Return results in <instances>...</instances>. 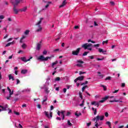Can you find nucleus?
I'll return each instance as SVG.
<instances>
[{
    "label": "nucleus",
    "mask_w": 128,
    "mask_h": 128,
    "mask_svg": "<svg viewBox=\"0 0 128 128\" xmlns=\"http://www.w3.org/2000/svg\"><path fill=\"white\" fill-rule=\"evenodd\" d=\"M104 116H97L92 119L93 122H96V120L95 122V126L96 128H98V126H101V124H102V122L98 124V120H104Z\"/></svg>",
    "instance_id": "obj_1"
},
{
    "label": "nucleus",
    "mask_w": 128,
    "mask_h": 128,
    "mask_svg": "<svg viewBox=\"0 0 128 128\" xmlns=\"http://www.w3.org/2000/svg\"><path fill=\"white\" fill-rule=\"evenodd\" d=\"M92 46V44L86 43L82 46V48L84 50H92V48H90Z\"/></svg>",
    "instance_id": "obj_2"
},
{
    "label": "nucleus",
    "mask_w": 128,
    "mask_h": 128,
    "mask_svg": "<svg viewBox=\"0 0 128 128\" xmlns=\"http://www.w3.org/2000/svg\"><path fill=\"white\" fill-rule=\"evenodd\" d=\"M42 20H44V18H40V20L36 23V26H38V28L36 30V32H42V26L40 25L42 24Z\"/></svg>",
    "instance_id": "obj_3"
},
{
    "label": "nucleus",
    "mask_w": 128,
    "mask_h": 128,
    "mask_svg": "<svg viewBox=\"0 0 128 128\" xmlns=\"http://www.w3.org/2000/svg\"><path fill=\"white\" fill-rule=\"evenodd\" d=\"M76 62H78V64H76V66H78V68H82V64H84V61L78 60H77Z\"/></svg>",
    "instance_id": "obj_4"
},
{
    "label": "nucleus",
    "mask_w": 128,
    "mask_h": 128,
    "mask_svg": "<svg viewBox=\"0 0 128 128\" xmlns=\"http://www.w3.org/2000/svg\"><path fill=\"white\" fill-rule=\"evenodd\" d=\"M114 98V96H112L110 97V96H106L105 97H104L102 98V100H100L99 102H101V103L104 102L106 101V100H108V98Z\"/></svg>",
    "instance_id": "obj_5"
},
{
    "label": "nucleus",
    "mask_w": 128,
    "mask_h": 128,
    "mask_svg": "<svg viewBox=\"0 0 128 128\" xmlns=\"http://www.w3.org/2000/svg\"><path fill=\"white\" fill-rule=\"evenodd\" d=\"M80 48H78L76 50L72 52V54L73 56H78V54H80Z\"/></svg>",
    "instance_id": "obj_6"
},
{
    "label": "nucleus",
    "mask_w": 128,
    "mask_h": 128,
    "mask_svg": "<svg viewBox=\"0 0 128 128\" xmlns=\"http://www.w3.org/2000/svg\"><path fill=\"white\" fill-rule=\"evenodd\" d=\"M8 106V104H6L4 106H0V112H2L4 110H6Z\"/></svg>",
    "instance_id": "obj_7"
},
{
    "label": "nucleus",
    "mask_w": 128,
    "mask_h": 128,
    "mask_svg": "<svg viewBox=\"0 0 128 128\" xmlns=\"http://www.w3.org/2000/svg\"><path fill=\"white\" fill-rule=\"evenodd\" d=\"M32 58V57H30L29 59L26 60V57H22L20 58V60H22V62H30V60Z\"/></svg>",
    "instance_id": "obj_8"
},
{
    "label": "nucleus",
    "mask_w": 128,
    "mask_h": 128,
    "mask_svg": "<svg viewBox=\"0 0 128 128\" xmlns=\"http://www.w3.org/2000/svg\"><path fill=\"white\" fill-rule=\"evenodd\" d=\"M22 0H15V2L12 3L14 6H16L20 2H22Z\"/></svg>",
    "instance_id": "obj_9"
},
{
    "label": "nucleus",
    "mask_w": 128,
    "mask_h": 128,
    "mask_svg": "<svg viewBox=\"0 0 128 128\" xmlns=\"http://www.w3.org/2000/svg\"><path fill=\"white\" fill-rule=\"evenodd\" d=\"M13 10L16 14H18V12H20V9L16 8V6H14Z\"/></svg>",
    "instance_id": "obj_10"
},
{
    "label": "nucleus",
    "mask_w": 128,
    "mask_h": 128,
    "mask_svg": "<svg viewBox=\"0 0 128 128\" xmlns=\"http://www.w3.org/2000/svg\"><path fill=\"white\" fill-rule=\"evenodd\" d=\"M40 88H44L46 94H48V92H50V90H48V87L46 86V85H44V87H41Z\"/></svg>",
    "instance_id": "obj_11"
},
{
    "label": "nucleus",
    "mask_w": 128,
    "mask_h": 128,
    "mask_svg": "<svg viewBox=\"0 0 128 128\" xmlns=\"http://www.w3.org/2000/svg\"><path fill=\"white\" fill-rule=\"evenodd\" d=\"M66 0H63L62 4L59 6V8H64V6L66 4Z\"/></svg>",
    "instance_id": "obj_12"
},
{
    "label": "nucleus",
    "mask_w": 128,
    "mask_h": 128,
    "mask_svg": "<svg viewBox=\"0 0 128 128\" xmlns=\"http://www.w3.org/2000/svg\"><path fill=\"white\" fill-rule=\"evenodd\" d=\"M91 104H92V106H100V103H98V102H96V101H94L92 102Z\"/></svg>",
    "instance_id": "obj_13"
},
{
    "label": "nucleus",
    "mask_w": 128,
    "mask_h": 128,
    "mask_svg": "<svg viewBox=\"0 0 128 128\" xmlns=\"http://www.w3.org/2000/svg\"><path fill=\"white\" fill-rule=\"evenodd\" d=\"M99 52H102L104 54H106V50H104L102 48H98Z\"/></svg>",
    "instance_id": "obj_14"
},
{
    "label": "nucleus",
    "mask_w": 128,
    "mask_h": 128,
    "mask_svg": "<svg viewBox=\"0 0 128 128\" xmlns=\"http://www.w3.org/2000/svg\"><path fill=\"white\" fill-rule=\"evenodd\" d=\"M27 10H28V7L25 6V7L22 8V9H20V12H26Z\"/></svg>",
    "instance_id": "obj_15"
},
{
    "label": "nucleus",
    "mask_w": 128,
    "mask_h": 128,
    "mask_svg": "<svg viewBox=\"0 0 128 128\" xmlns=\"http://www.w3.org/2000/svg\"><path fill=\"white\" fill-rule=\"evenodd\" d=\"M44 56H40L38 58V60H42V62H44Z\"/></svg>",
    "instance_id": "obj_16"
},
{
    "label": "nucleus",
    "mask_w": 128,
    "mask_h": 128,
    "mask_svg": "<svg viewBox=\"0 0 128 128\" xmlns=\"http://www.w3.org/2000/svg\"><path fill=\"white\" fill-rule=\"evenodd\" d=\"M26 38V36H24V35H22V37L21 38L20 42V44H22V42H24V38Z\"/></svg>",
    "instance_id": "obj_17"
},
{
    "label": "nucleus",
    "mask_w": 128,
    "mask_h": 128,
    "mask_svg": "<svg viewBox=\"0 0 128 128\" xmlns=\"http://www.w3.org/2000/svg\"><path fill=\"white\" fill-rule=\"evenodd\" d=\"M48 100V96H44V99L42 102V104H46V103H45V102H46V100Z\"/></svg>",
    "instance_id": "obj_18"
},
{
    "label": "nucleus",
    "mask_w": 128,
    "mask_h": 128,
    "mask_svg": "<svg viewBox=\"0 0 128 128\" xmlns=\"http://www.w3.org/2000/svg\"><path fill=\"white\" fill-rule=\"evenodd\" d=\"M64 112H66V111H64V110L62 111V112H60V113L62 114V120H64Z\"/></svg>",
    "instance_id": "obj_19"
},
{
    "label": "nucleus",
    "mask_w": 128,
    "mask_h": 128,
    "mask_svg": "<svg viewBox=\"0 0 128 128\" xmlns=\"http://www.w3.org/2000/svg\"><path fill=\"white\" fill-rule=\"evenodd\" d=\"M78 80H84V76H78V78H77Z\"/></svg>",
    "instance_id": "obj_20"
},
{
    "label": "nucleus",
    "mask_w": 128,
    "mask_h": 128,
    "mask_svg": "<svg viewBox=\"0 0 128 128\" xmlns=\"http://www.w3.org/2000/svg\"><path fill=\"white\" fill-rule=\"evenodd\" d=\"M41 46H42V44H38L36 46L37 50H40Z\"/></svg>",
    "instance_id": "obj_21"
},
{
    "label": "nucleus",
    "mask_w": 128,
    "mask_h": 128,
    "mask_svg": "<svg viewBox=\"0 0 128 128\" xmlns=\"http://www.w3.org/2000/svg\"><path fill=\"white\" fill-rule=\"evenodd\" d=\"M26 72H28V70H21V74H26Z\"/></svg>",
    "instance_id": "obj_22"
},
{
    "label": "nucleus",
    "mask_w": 128,
    "mask_h": 128,
    "mask_svg": "<svg viewBox=\"0 0 128 128\" xmlns=\"http://www.w3.org/2000/svg\"><path fill=\"white\" fill-rule=\"evenodd\" d=\"M106 124L108 126L109 128H112V123L110 122H106Z\"/></svg>",
    "instance_id": "obj_23"
},
{
    "label": "nucleus",
    "mask_w": 128,
    "mask_h": 128,
    "mask_svg": "<svg viewBox=\"0 0 128 128\" xmlns=\"http://www.w3.org/2000/svg\"><path fill=\"white\" fill-rule=\"evenodd\" d=\"M8 78L10 80H14V78L12 76V74H9Z\"/></svg>",
    "instance_id": "obj_24"
},
{
    "label": "nucleus",
    "mask_w": 128,
    "mask_h": 128,
    "mask_svg": "<svg viewBox=\"0 0 128 128\" xmlns=\"http://www.w3.org/2000/svg\"><path fill=\"white\" fill-rule=\"evenodd\" d=\"M98 76H100V78H104V74H101L100 72H98Z\"/></svg>",
    "instance_id": "obj_25"
},
{
    "label": "nucleus",
    "mask_w": 128,
    "mask_h": 128,
    "mask_svg": "<svg viewBox=\"0 0 128 128\" xmlns=\"http://www.w3.org/2000/svg\"><path fill=\"white\" fill-rule=\"evenodd\" d=\"M92 110H93V112H94V116H96V112H97L96 108H92Z\"/></svg>",
    "instance_id": "obj_26"
},
{
    "label": "nucleus",
    "mask_w": 128,
    "mask_h": 128,
    "mask_svg": "<svg viewBox=\"0 0 128 128\" xmlns=\"http://www.w3.org/2000/svg\"><path fill=\"white\" fill-rule=\"evenodd\" d=\"M58 60H56L55 62H53L52 64V68H54V66H56V64H58Z\"/></svg>",
    "instance_id": "obj_27"
},
{
    "label": "nucleus",
    "mask_w": 128,
    "mask_h": 128,
    "mask_svg": "<svg viewBox=\"0 0 128 128\" xmlns=\"http://www.w3.org/2000/svg\"><path fill=\"white\" fill-rule=\"evenodd\" d=\"M68 124L69 126H72V124L70 122V120H68Z\"/></svg>",
    "instance_id": "obj_28"
},
{
    "label": "nucleus",
    "mask_w": 128,
    "mask_h": 128,
    "mask_svg": "<svg viewBox=\"0 0 128 128\" xmlns=\"http://www.w3.org/2000/svg\"><path fill=\"white\" fill-rule=\"evenodd\" d=\"M24 34H26V36H28V34H30V31L29 30H26L24 32Z\"/></svg>",
    "instance_id": "obj_29"
},
{
    "label": "nucleus",
    "mask_w": 128,
    "mask_h": 128,
    "mask_svg": "<svg viewBox=\"0 0 128 128\" xmlns=\"http://www.w3.org/2000/svg\"><path fill=\"white\" fill-rule=\"evenodd\" d=\"M60 77H56L55 78V81L56 82H60Z\"/></svg>",
    "instance_id": "obj_30"
},
{
    "label": "nucleus",
    "mask_w": 128,
    "mask_h": 128,
    "mask_svg": "<svg viewBox=\"0 0 128 128\" xmlns=\"http://www.w3.org/2000/svg\"><path fill=\"white\" fill-rule=\"evenodd\" d=\"M22 48H26V44H23L22 46Z\"/></svg>",
    "instance_id": "obj_31"
},
{
    "label": "nucleus",
    "mask_w": 128,
    "mask_h": 128,
    "mask_svg": "<svg viewBox=\"0 0 128 128\" xmlns=\"http://www.w3.org/2000/svg\"><path fill=\"white\" fill-rule=\"evenodd\" d=\"M112 80V77L110 76H108L105 78V80Z\"/></svg>",
    "instance_id": "obj_32"
},
{
    "label": "nucleus",
    "mask_w": 128,
    "mask_h": 128,
    "mask_svg": "<svg viewBox=\"0 0 128 128\" xmlns=\"http://www.w3.org/2000/svg\"><path fill=\"white\" fill-rule=\"evenodd\" d=\"M101 86L103 88L104 90H106V86L104 85H102Z\"/></svg>",
    "instance_id": "obj_33"
},
{
    "label": "nucleus",
    "mask_w": 128,
    "mask_h": 128,
    "mask_svg": "<svg viewBox=\"0 0 128 128\" xmlns=\"http://www.w3.org/2000/svg\"><path fill=\"white\" fill-rule=\"evenodd\" d=\"M99 48L100 47V44H94L93 45V48Z\"/></svg>",
    "instance_id": "obj_34"
},
{
    "label": "nucleus",
    "mask_w": 128,
    "mask_h": 128,
    "mask_svg": "<svg viewBox=\"0 0 128 128\" xmlns=\"http://www.w3.org/2000/svg\"><path fill=\"white\" fill-rule=\"evenodd\" d=\"M44 114L48 118H50V115H48V112H45Z\"/></svg>",
    "instance_id": "obj_35"
},
{
    "label": "nucleus",
    "mask_w": 128,
    "mask_h": 128,
    "mask_svg": "<svg viewBox=\"0 0 128 128\" xmlns=\"http://www.w3.org/2000/svg\"><path fill=\"white\" fill-rule=\"evenodd\" d=\"M88 81H86L85 82H83L81 84V86H84V84H88Z\"/></svg>",
    "instance_id": "obj_36"
},
{
    "label": "nucleus",
    "mask_w": 128,
    "mask_h": 128,
    "mask_svg": "<svg viewBox=\"0 0 128 128\" xmlns=\"http://www.w3.org/2000/svg\"><path fill=\"white\" fill-rule=\"evenodd\" d=\"M4 16L0 15V20H4Z\"/></svg>",
    "instance_id": "obj_37"
},
{
    "label": "nucleus",
    "mask_w": 128,
    "mask_h": 128,
    "mask_svg": "<svg viewBox=\"0 0 128 128\" xmlns=\"http://www.w3.org/2000/svg\"><path fill=\"white\" fill-rule=\"evenodd\" d=\"M44 86H50V82L48 81H46L45 84H44Z\"/></svg>",
    "instance_id": "obj_38"
},
{
    "label": "nucleus",
    "mask_w": 128,
    "mask_h": 128,
    "mask_svg": "<svg viewBox=\"0 0 128 128\" xmlns=\"http://www.w3.org/2000/svg\"><path fill=\"white\" fill-rule=\"evenodd\" d=\"M97 60H104V57H103L102 58H97Z\"/></svg>",
    "instance_id": "obj_39"
},
{
    "label": "nucleus",
    "mask_w": 128,
    "mask_h": 128,
    "mask_svg": "<svg viewBox=\"0 0 128 128\" xmlns=\"http://www.w3.org/2000/svg\"><path fill=\"white\" fill-rule=\"evenodd\" d=\"M110 102H118V100H110Z\"/></svg>",
    "instance_id": "obj_40"
},
{
    "label": "nucleus",
    "mask_w": 128,
    "mask_h": 128,
    "mask_svg": "<svg viewBox=\"0 0 128 128\" xmlns=\"http://www.w3.org/2000/svg\"><path fill=\"white\" fill-rule=\"evenodd\" d=\"M94 56H90L89 58H90V60H94Z\"/></svg>",
    "instance_id": "obj_41"
},
{
    "label": "nucleus",
    "mask_w": 128,
    "mask_h": 128,
    "mask_svg": "<svg viewBox=\"0 0 128 128\" xmlns=\"http://www.w3.org/2000/svg\"><path fill=\"white\" fill-rule=\"evenodd\" d=\"M13 38H8V40H7V42H10V40H13Z\"/></svg>",
    "instance_id": "obj_42"
},
{
    "label": "nucleus",
    "mask_w": 128,
    "mask_h": 128,
    "mask_svg": "<svg viewBox=\"0 0 128 128\" xmlns=\"http://www.w3.org/2000/svg\"><path fill=\"white\" fill-rule=\"evenodd\" d=\"M24 92H30V89H28V88L26 89V90H24Z\"/></svg>",
    "instance_id": "obj_43"
},
{
    "label": "nucleus",
    "mask_w": 128,
    "mask_h": 128,
    "mask_svg": "<svg viewBox=\"0 0 128 128\" xmlns=\"http://www.w3.org/2000/svg\"><path fill=\"white\" fill-rule=\"evenodd\" d=\"M9 92H10V96L14 94V91L12 92V90H10V91H9Z\"/></svg>",
    "instance_id": "obj_44"
},
{
    "label": "nucleus",
    "mask_w": 128,
    "mask_h": 128,
    "mask_svg": "<svg viewBox=\"0 0 128 128\" xmlns=\"http://www.w3.org/2000/svg\"><path fill=\"white\" fill-rule=\"evenodd\" d=\"M86 74V72H82V71H80V73H79V74Z\"/></svg>",
    "instance_id": "obj_45"
},
{
    "label": "nucleus",
    "mask_w": 128,
    "mask_h": 128,
    "mask_svg": "<svg viewBox=\"0 0 128 128\" xmlns=\"http://www.w3.org/2000/svg\"><path fill=\"white\" fill-rule=\"evenodd\" d=\"M108 40H106V41H104L102 43V44H108Z\"/></svg>",
    "instance_id": "obj_46"
},
{
    "label": "nucleus",
    "mask_w": 128,
    "mask_h": 128,
    "mask_svg": "<svg viewBox=\"0 0 128 128\" xmlns=\"http://www.w3.org/2000/svg\"><path fill=\"white\" fill-rule=\"evenodd\" d=\"M74 28H75V30H78V28H80V26H76L74 27Z\"/></svg>",
    "instance_id": "obj_47"
},
{
    "label": "nucleus",
    "mask_w": 128,
    "mask_h": 128,
    "mask_svg": "<svg viewBox=\"0 0 128 128\" xmlns=\"http://www.w3.org/2000/svg\"><path fill=\"white\" fill-rule=\"evenodd\" d=\"M84 100L82 101V104H80V106H84Z\"/></svg>",
    "instance_id": "obj_48"
},
{
    "label": "nucleus",
    "mask_w": 128,
    "mask_h": 128,
    "mask_svg": "<svg viewBox=\"0 0 128 128\" xmlns=\"http://www.w3.org/2000/svg\"><path fill=\"white\" fill-rule=\"evenodd\" d=\"M82 115V113H80L79 114H78V113H76L75 114V116H80Z\"/></svg>",
    "instance_id": "obj_49"
},
{
    "label": "nucleus",
    "mask_w": 128,
    "mask_h": 128,
    "mask_svg": "<svg viewBox=\"0 0 128 128\" xmlns=\"http://www.w3.org/2000/svg\"><path fill=\"white\" fill-rule=\"evenodd\" d=\"M48 54V51H46V50H44V52H43V54H44V55H46V54Z\"/></svg>",
    "instance_id": "obj_50"
},
{
    "label": "nucleus",
    "mask_w": 128,
    "mask_h": 128,
    "mask_svg": "<svg viewBox=\"0 0 128 128\" xmlns=\"http://www.w3.org/2000/svg\"><path fill=\"white\" fill-rule=\"evenodd\" d=\"M88 52H85L83 54L82 56H86V55L88 54Z\"/></svg>",
    "instance_id": "obj_51"
},
{
    "label": "nucleus",
    "mask_w": 128,
    "mask_h": 128,
    "mask_svg": "<svg viewBox=\"0 0 128 128\" xmlns=\"http://www.w3.org/2000/svg\"><path fill=\"white\" fill-rule=\"evenodd\" d=\"M48 60V56H47V57H46V58H44V61H46V60Z\"/></svg>",
    "instance_id": "obj_52"
},
{
    "label": "nucleus",
    "mask_w": 128,
    "mask_h": 128,
    "mask_svg": "<svg viewBox=\"0 0 128 128\" xmlns=\"http://www.w3.org/2000/svg\"><path fill=\"white\" fill-rule=\"evenodd\" d=\"M105 116H106V118L108 116V112H105Z\"/></svg>",
    "instance_id": "obj_53"
},
{
    "label": "nucleus",
    "mask_w": 128,
    "mask_h": 128,
    "mask_svg": "<svg viewBox=\"0 0 128 128\" xmlns=\"http://www.w3.org/2000/svg\"><path fill=\"white\" fill-rule=\"evenodd\" d=\"M10 44H12L11 43H10V42H9V43L7 44L6 45V47L10 46Z\"/></svg>",
    "instance_id": "obj_54"
},
{
    "label": "nucleus",
    "mask_w": 128,
    "mask_h": 128,
    "mask_svg": "<svg viewBox=\"0 0 128 128\" xmlns=\"http://www.w3.org/2000/svg\"><path fill=\"white\" fill-rule=\"evenodd\" d=\"M16 80L17 82L16 84H20V80L18 79H16Z\"/></svg>",
    "instance_id": "obj_55"
},
{
    "label": "nucleus",
    "mask_w": 128,
    "mask_h": 128,
    "mask_svg": "<svg viewBox=\"0 0 128 128\" xmlns=\"http://www.w3.org/2000/svg\"><path fill=\"white\" fill-rule=\"evenodd\" d=\"M14 114H16V116H20V112H14Z\"/></svg>",
    "instance_id": "obj_56"
},
{
    "label": "nucleus",
    "mask_w": 128,
    "mask_h": 128,
    "mask_svg": "<svg viewBox=\"0 0 128 128\" xmlns=\"http://www.w3.org/2000/svg\"><path fill=\"white\" fill-rule=\"evenodd\" d=\"M10 98H12V95H10V94L9 96L6 97V98L8 100H10Z\"/></svg>",
    "instance_id": "obj_57"
},
{
    "label": "nucleus",
    "mask_w": 128,
    "mask_h": 128,
    "mask_svg": "<svg viewBox=\"0 0 128 128\" xmlns=\"http://www.w3.org/2000/svg\"><path fill=\"white\" fill-rule=\"evenodd\" d=\"M8 34H6V35L4 37V38L6 39L8 38Z\"/></svg>",
    "instance_id": "obj_58"
},
{
    "label": "nucleus",
    "mask_w": 128,
    "mask_h": 128,
    "mask_svg": "<svg viewBox=\"0 0 128 128\" xmlns=\"http://www.w3.org/2000/svg\"><path fill=\"white\" fill-rule=\"evenodd\" d=\"M110 4L112 6H114V2H110Z\"/></svg>",
    "instance_id": "obj_59"
},
{
    "label": "nucleus",
    "mask_w": 128,
    "mask_h": 128,
    "mask_svg": "<svg viewBox=\"0 0 128 128\" xmlns=\"http://www.w3.org/2000/svg\"><path fill=\"white\" fill-rule=\"evenodd\" d=\"M18 128H22V124H19Z\"/></svg>",
    "instance_id": "obj_60"
},
{
    "label": "nucleus",
    "mask_w": 128,
    "mask_h": 128,
    "mask_svg": "<svg viewBox=\"0 0 128 128\" xmlns=\"http://www.w3.org/2000/svg\"><path fill=\"white\" fill-rule=\"evenodd\" d=\"M63 92H64V93L66 92V88H64L63 89Z\"/></svg>",
    "instance_id": "obj_61"
},
{
    "label": "nucleus",
    "mask_w": 128,
    "mask_h": 128,
    "mask_svg": "<svg viewBox=\"0 0 128 128\" xmlns=\"http://www.w3.org/2000/svg\"><path fill=\"white\" fill-rule=\"evenodd\" d=\"M11 44H16V41L14 40L12 42H10Z\"/></svg>",
    "instance_id": "obj_62"
},
{
    "label": "nucleus",
    "mask_w": 128,
    "mask_h": 128,
    "mask_svg": "<svg viewBox=\"0 0 128 128\" xmlns=\"http://www.w3.org/2000/svg\"><path fill=\"white\" fill-rule=\"evenodd\" d=\"M70 112H67L66 116H70Z\"/></svg>",
    "instance_id": "obj_63"
},
{
    "label": "nucleus",
    "mask_w": 128,
    "mask_h": 128,
    "mask_svg": "<svg viewBox=\"0 0 128 128\" xmlns=\"http://www.w3.org/2000/svg\"><path fill=\"white\" fill-rule=\"evenodd\" d=\"M54 110V106H50V110Z\"/></svg>",
    "instance_id": "obj_64"
}]
</instances>
